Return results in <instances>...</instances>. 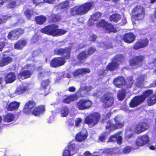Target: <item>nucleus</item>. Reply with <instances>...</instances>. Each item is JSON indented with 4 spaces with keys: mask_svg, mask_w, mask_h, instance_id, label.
<instances>
[{
    "mask_svg": "<svg viewBox=\"0 0 156 156\" xmlns=\"http://www.w3.org/2000/svg\"><path fill=\"white\" fill-rule=\"evenodd\" d=\"M8 1L7 7L12 8L20 5L21 2L20 0H0V7L2 6Z\"/></svg>",
    "mask_w": 156,
    "mask_h": 156,
    "instance_id": "nucleus-14",
    "label": "nucleus"
},
{
    "mask_svg": "<svg viewBox=\"0 0 156 156\" xmlns=\"http://www.w3.org/2000/svg\"><path fill=\"white\" fill-rule=\"evenodd\" d=\"M100 117L99 113H94L87 116L85 119V122L90 127H92L97 123Z\"/></svg>",
    "mask_w": 156,
    "mask_h": 156,
    "instance_id": "nucleus-5",
    "label": "nucleus"
},
{
    "mask_svg": "<svg viewBox=\"0 0 156 156\" xmlns=\"http://www.w3.org/2000/svg\"><path fill=\"white\" fill-rule=\"evenodd\" d=\"M132 12L133 14L131 19L133 23L134 20H141L143 19L145 14V9L144 7L141 5H137L133 10Z\"/></svg>",
    "mask_w": 156,
    "mask_h": 156,
    "instance_id": "nucleus-3",
    "label": "nucleus"
},
{
    "mask_svg": "<svg viewBox=\"0 0 156 156\" xmlns=\"http://www.w3.org/2000/svg\"><path fill=\"white\" fill-rule=\"evenodd\" d=\"M97 38V36L95 35L92 34L90 36L89 40L91 41H94Z\"/></svg>",
    "mask_w": 156,
    "mask_h": 156,
    "instance_id": "nucleus-59",
    "label": "nucleus"
},
{
    "mask_svg": "<svg viewBox=\"0 0 156 156\" xmlns=\"http://www.w3.org/2000/svg\"><path fill=\"white\" fill-rule=\"evenodd\" d=\"M70 13L73 15H80V11L78 6H76L70 9Z\"/></svg>",
    "mask_w": 156,
    "mask_h": 156,
    "instance_id": "nucleus-45",
    "label": "nucleus"
},
{
    "mask_svg": "<svg viewBox=\"0 0 156 156\" xmlns=\"http://www.w3.org/2000/svg\"><path fill=\"white\" fill-rule=\"evenodd\" d=\"M124 83V79L122 76H119L115 79L113 82L114 85L119 88L122 87Z\"/></svg>",
    "mask_w": 156,
    "mask_h": 156,
    "instance_id": "nucleus-28",
    "label": "nucleus"
},
{
    "mask_svg": "<svg viewBox=\"0 0 156 156\" xmlns=\"http://www.w3.org/2000/svg\"><path fill=\"white\" fill-rule=\"evenodd\" d=\"M154 61L150 62L148 64V67L149 69H152L156 66V59H154Z\"/></svg>",
    "mask_w": 156,
    "mask_h": 156,
    "instance_id": "nucleus-52",
    "label": "nucleus"
},
{
    "mask_svg": "<svg viewBox=\"0 0 156 156\" xmlns=\"http://www.w3.org/2000/svg\"><path fill=\"white\" fill-rule=\"evenodd\" d=\"M11 17V16H4L0 17V24L6 21L8 18H9Z\"/></svg>",
    "mask_w": 156,
    "mask_h": 156,
    "instance_id": "nucleus-50",
    "label": "nucleus"
},
{
    "mask_svg": "<svg viewBox=\"0 0 156 156\" xmlns=\"http://www.w3.org/2000/svg\"><path fill=\"white\" fill-rule=\"evenodd\" d=\"M23 32V30L21 29H15L9 33L8 36V38L12 40L16 39Z\"/></svg>",
    "mask_w": 156,
    "mask_h": 156,
    "instance_id": "nucleus-16",
    "label": "nucleus"
},
{
    "mask_svg": "<svg viewBox=\"0 0 156 156\" xmlns=\"http://www.w3.org/2000/svg\"><path fill=\"white\" fill-rule=\"evenodd\" d=\"M122 119V117L121 116L118 115L114 118V120L115 123V125L111 123H108L111 125L110 127H112V129H119L122 127L124 125Z\"/></svg>",
    "mask_w": 156,
    "mask_h": 156,
    "instance_id": "nucleus-11",
    "label": "nucleus"
},
{
    "mask_svg": "<svg viewBox=\"0 0 156 156\" xmlns=\"http://www.w3.org/2000/svg\"><path fill=\"white\" fill-rule=\"evenodd\" d=\"M44 2V0H33V3L35 5V7L41 3Z\"/></svg>",
    "mask_w": 156,
    "mask_h": 156,
    "instance_id": "nucleus-56",
    "label": "nucleus"
},
{
    "mask_svg": "<svg viewBox=\"0 0 156 156\" xmlns=\"http://www.w3.org/2000/svg\"><path fill=\"white\" fill-rule=\"evenodd\" d=\"M16 78V76L14 73L10 72L8 73L6 76L5 80L7 83H11L14 82Z\"/></svg>",
    "mask_w": 156,
    "mask_h": 156,
    "instance_id": "nucleus-30",
    "label": "nucleus"
},
{
    "mask_svg": "<svg viewBox=\"0 0 156 156\" xmlns=\"http://www.w3.org/2000/svg\"><path fill=\"white\" fill-rule=\"evenodd\" d=\"M20 104V103L16 101L11 102L8 105L7 109L9 111L16 110L19 107Z\"/></svg>",
    "mask_w": 156,
    "mask_h": 156,
    "instance_id": "nucleus-26",
    "label": "nucleus"
},
{
    "mask_svg": "<svg viewBox=\"0 0 156 156\" xmlns=\"http://www.w3.org/2000/svg\"><path fill=\"white\" fill-rule=\"evenodd\" d=\"M93 4L90 2L85 3L80 6H79L80 15L84 14L87 13L90 9L93 6Z\"/></svg>",
    "mask_w": 156,
    "mask_h": 156,
    "instance_id": "nucleus-15",
    "label": "nucleus"
},
{
    "mask_svg": "<svg viewBox=\"0 0 156 156\" xmlns=\"http://www.w3.org/2000/svg\"><path fill=\"white\" fill-rule=\"evenodd\" d=\"M121 19L120 16L118 14H115L111 16L109 19L111 21L117 22Z\"/></svg>",
    "mask_w": 156,
    "mask_h": 156,
    "instance_id": "nucleus-42",
    "label": "nucleus"
},
{
    "mask_svg": "<svg viewBox=\"0 0 156 156\" xmlns=\"http://www.w3.org/2000/svg\"><path fill=\"white\" fill-rule=\"evenodd\" d=\"M101 13L100 12H97L92 15L89 21V24L90 26H92L95 24L96 21L99 19L101 16Z\"/></svg>",
    "mask_w": 156,
    "mask_h": 156,
    "instance_id": "nucleus-25",
    "label": "nucleus"
},
{
    "mask_svg": "<svg viewBox=\"0 0 156 156\" xmlns=\"http://www.w3.org/2000/svg\"><path fill=\"white\" fill-rule=\"evenodd\" d=\"M133 80L132 78L130 77L126 81V87L128 88H130L132 86V84H133Z\"/></svg>",
    "mask_w": 156,
    "mask_h": 156,
    "instance_id": "nucleus-49",
    "label": "nucleus"
},
{
    "mask_svg": "<svg viewBox=\"0 0 156 156\" xmlns=\"http://www.w3.org/2000/svg\"><path fill=\"white\" fill-rule=\"evenodd\" d=\"M135 38L136 36L133 34L127 33L124 35L123 40L126 42L130 43L134 41Z\"/></svg>",
    "mask_w": 156,
    "mask_h": 156,
    "instance_id": "nucleus-23",
    "label": "nucleus"
},
{
    "mask_svg": "<svg viewBox=\"0 0 156 156\" xmlns=\"http://www.w3.org/2000/svg\"><path fill=\"white\" fill-rule=\"evenodd\" d=\"M92 88L91 86H85L83 89V87H81L80 89V91L83 90H85L87 91L88 92L90 90L92 89Z\"/></svg>",
    "mask_w": 156,
    "mask_h": 156,
    "instance_id": "nucleus-53",
    "label": "nucleus"
},
{
    "mask_svg": "<svg viewBox=\"0 0 156 156\" xmlns=\"http://www.w3.org/2000/svg\"><path fill=\"white\" fill-rule=\"evenodd\" d=\"M152 142L149 137H139L136 139V144L138 146H142L148 143L151 144Z\"/></svg>",
    "mask_w": 156,
    "mask_h": 156,
    "instance_id": "nucleus-19",
    "label": "nucleus"
},
{
    "mask_svg": "<svg viewBox=\"0 0 156 156\" xmlns=\"http://www.w3.org/2000/svg\"><path fill=\"white\" fill-rule=\"evenodd\" d=\"M132 150V148L131 147L126 146L123 149H118V148L117 147L110 149L106 148L104 152L106 153V154H109V155H112V154L117 155L123 153L125 154L128 153L130 152Z\"/></svg>",
    "mask_w": 156,
    "mask_h": 156,
    "instance_id": "nucleus-4",
    "label": "nucleus"
},
{
    "mask_svg": "<svg viewBox=\"0 0 156 156\" xmlns=\"http://www.w3.org/2000/svg\"><path fill=\"white\" fill-rule=\"evenodd\" d=\"M3 57L0 60V66H3L11 62L12 59L10 57H5V55L3 54Z\"/></svg>",
    "mask_w": 156,
    "mask_h": 156,
    "instance_id": "nucleus-31",
    "label": "nucleus"
},
{
    "mask_svg": "<svg viewBox=\"0 0 156 156\" xmlns=\"http://www.w3.org/2000/svg\"><path fill=\"white\" fill-rule=\"evenodd\" d=\"M69 7V3L67 1L63 2L60 3L57 6L58 9L62 10L68 9Z\"/></svg>",
    "mask_w": 156,
    "mask_h": 156,
    "instance_id": "nucleus-36",
    "label": "nucleus"
},
{
    "mask_svg": "<svg viewBox=\"0 0 156 156\" xmlns=\"http://www.w3.org/2000/svg\"><path fill=\"white\" fill-rule=\"evenodd\" d=\"M73 154H74L79 150L78 145L76 143L75 140H72L69 142L66 147Z\"/></svg>",
    "mask_w": 156,
    "mask_h": 156,
    "instance_id": "nucleus-18",
    "label": "nucleus"
},
{
    "mask_svg": "<svg viewBox=\"0 0 156 156\" xmlns=\"http://www.w3.org/2000/svg\"><path fill=\"white\" fill-rule=\"evenodd\" d=\"M83 121L82 119L80 118H77L75 120V126H79L80 123Z\"/></svg>",
    "mask_w": 156,
    "mask_h": 156,
    "instance_id": "nucleus-55",
    "label": "nucleus"
},
{
    "mask_svg": "<svg viewBox=\"0 0 156 156\" xmlns=\"http://www.w3.org/2000/svg\"><path fill=\"white\" fill-rule=\"evenodd\" d=\"M49 81L48 80H43L41 83V87L43 88H45L49 84Z\"/></svg>",
    "mask_w": 156,
    "mask_h": 156,
    "instance_id": "nucleus-51",
    "label": "nucleus"
},
{
    "mask_svg": "<svg viewBox=\"0 0 156 156\" xmlns=\"http://www.w3.org/2000/svg\"><path fill=\"white\" fill-rule=\"evenodd\" d=\"M69 110L68 107H62L60 110L61 115L62 117H66L69 113Z\"/></svg>",
    "mask_w": 156,
    "mask_h": 156,
    "instance_id": "nucleus-38",
    "label": "nucleus"
},
{
    "mask_svg": "<svg viewBox=\"0 0 156 156\" xmlns=\"http://www.w3.org/2000/svg\"><path fill=\"white\" fill-rule=\"evenodd\" d=\"M31 73L29 70H24L21 71L20 73L18 74L17 77L20 80L25 79L30 77Z\"/></svg>",
    "mask_w": 156,
    "mask_h": 156,
    "instance_id": "nucleus-29",
    "label": "nucleus"
},
{
    "mask_svg": "<svg viewBox=\"0 0 156 156\" xmlns=\"http://www.w3.org/2000/svg\"><path fill=\"white\" fill-rule=\"evenodd\" d=\"M95 51V49L94 48H90L87 51L80 53L78 56V58L79 60L85 59L89 55L92 54Z\"/></svg>",
    "mask_w": 156,
    "mask_h": 156,
    "instance_id": "nucleus-21",
    "label": "nucleus"
},
{
    "mask_svg": "<svg viewBox=\"0 0 156 156\" xmlns=\"http://www.w3.org/2000/svg\"><path fill=\"white\" fill-rule=\"evenodd\" d=\"M74 154L67 147H66L63 151L62 156H72Z\"/></svg>",
    "mask_w": 156,
    "mask_h": 156,
    "instance_id": "nucleus-46",
    "label": "nucleus"
},
{
    "mask_svg": "<svg viewBox=\"0 0 156 156\" xmlns=\"http://www.w3.org/2000/svg\"><path fill=\"white\" fill-rule=\"evenodd\" d=\"M46 18L43 16H38L36 17L35 20L37 23L39 24H42L45 22Z\"/></svg>",
    "mask_w": 156,
    "mask_h": 156,
    "instance_id": "nucleus-39",
    "label": "nucleus"
},
{
    "mask_svg": "<svg viewBox=\"0 0 156 156\" xmlns=\"http://www.w3.org/2000/svg\"><path fill=\"white\" fill-rule=\"evenodd\" d=\"M71 50L70 48H56L55 49L54 53L55 55H62L66 59H68L70 57V52Z\"/></svg>",
    "mask_w": 156,
    "mask_h": 156,
    "instance_id": "nucleus-13",
    "label": "nucleus"
},
{
    "mask_svg": "<svg viewBox=\"0 0 156 156\" xmlns=\"http://www.w3.org/2000/svg\"><path fill=\"white\" fill-rule=\"evenodd\" d=\"M98 142H104L105 141L112 142L116 141L117 143L120 144L122 143V137H98Z\"/></svg>",
    "mask_w": 156,
    "mask_h": 156,
    "instance_id": "nucleus-10",
    "label": "nucleus"
},
{
    "mask_svg": "<svg viewBox=\"0 0 156 156\" xmlns=\"http://www.w3.org/2000/svg\"><path fill=\"white\" fill-rule=\"evenodd\" d=\"M76 95L73 94L66 96L63 100V102L66 104L69 103L72 101L76 100Z\"/></svg>",
    "mask_w": 156,
    "mask_h": 156,
    "instance_id": "nucleus-34",
    "label": "nucleus"
},
{
    "mask_svg": "<svg viewBox=\"0 0 156 156\" xmlns=\"http://www.w3.org/2000/svg\"><path fill=\"white\" fill-rule=\"evenodd\" d=\"M41 31L42 33L53 36H60L66 32V30L58 29V26L54 24L49 25L45 27L41 30Z\"/></svg>",
    "mask_w": 156,
    "mask_h": 156,
    "instance_id": "nucleus-1",
    "label": "nucleus"
},
{
    "mask_svg": "<svg viewBox=\"0 0 156 156\" xmlns=\"http://www.w3.org/2000/svg\"><path fill=\"white\" fill-rule=\"evenodd\" d=\"M153 91L151 90H146L141 96L134 97L131 101L129 105L131 107H136L143 102L147 97L151 95Z\"/></svg>",
    "mask_w": 156,
    "mask_h": 156,
    "instance_id": "nucleus-2",
    "label": "nucleus"
},
{
    "mask_svg": "<svg viewBox=\"0 0 156 156\" xmlns=\"http://www.w3.org/2000/svg\"><path fill=\"white\" fill-rule=\"evenodd\" d=\"M111 125L108 123L106 127V131L101 136H106L108 135V134L110 133V131L114 129H112V127H111Z\"/></svg>",
    "mask_w": 156,
    "mask_h": 156,
    "instance_id": "nucleus-44",
    "label": "nucleus"
},
{
    "mask_svg": "<svg viewBox=\"0 0 156 156\" xmlns=\"http://www.w3.org/2000/svg\"><path fill=\"white\" fill-rule=\"evenodd\" d=\"M5 46V43L4 42H0V51H2Z\"/></svg>",
    "mask_w": 156,
    "mask_h": 156,
    "instance_id": "nucleus-62",
    "label": "nucleus"
},
{
    "mask_svg": "<svg viewBox=\"0 0 156 156\" xmlns=\"http://www.w3.org/2000/svg\"><path fill=\"white\" fill-rule=\"evenodd\" d=\"M27 42L25 40H20L14 44V48L17 49H21L26 44Z\"/></svg>",
    "mask_w": 156,
    "mask_h": 156,
    "instance_id": "nucleus-35",
    "label": "nucleus"
},
{
    "mask_svg": "<svg viewBox=\"0 0 156 156\" xmlns=\"http://www.w3.org/2000/svg\"><path fill=\"white\" fill-rule=\"evenodd\" d=\"M26 90V87L23 86L18 87L17 90L15 91V93L13 94L14 95H13V96H15L16 95L23 93Z\"/></svg>",
    "mask_w": 156,
    "mask_h": 156,
    "instance_id": "nucleus-37",
    "label": "nucleus"
},
{
    "mask_svg": "<svg viewBox=\"0 0 156 156\" xmlns=\"http://www.w3.org/2000/svg\"><path fill=\"white\" fill-rule=\"evenodd\" d=\"M102 94L101 92L99 90L96 91L95 92H94L93 94V95L96 97H98L100 95H101Z\"/></svg>",
    "mask_w": 156,
    "mask_h": 156,
    "instance_id": "nucleus-58",
    "label": "nucleus"
},
{
    "mask_svg": "<svg viewBox=\"0 0 156 156\" xmlns=\"http://www.w3.org/2000/svg\"><path fill=\"white\" fill-rule=\"evenodd\" d=\"M65 62L64 58L62 57H58L53 59L51 61L50 64L51 67H57L63 65Z\"/></svg>",
    "mask_w": 156,
    "mask_h": 156,
    "instance_id": "nucleus-17",
    "label": "nucleus"
},
{
    "mask_svg": "<svg viewBox=\"0 0 156 156\" xmlns=\"http://www.w3.org/2000/svg\"><path fill=\"white\" fill-rule=\"evenodd\" d=\"M87 132L85 129H82L80 132L77 133L76 136H87Z\"/></svg>",
    "mask_w": 156,
    "mask_h": 156,
    "instance_id": "nucleus-47",
    "label": "nucleus"
},
{
    "mask_svg": "<svg viewBox=\"0 0 156 156\" xmlns=\"http://www.w3.org/2000/svg\"><path fill=\"white\" fill-rule=\"evenodd\" d=\"M148 41L147 39L138 41L134 45L133 48L135 50L146 47L148 44Z\"/></svg>",
    "mask_w": 156,
    "mask_h": 156,
    "instance_id": "nucleus-22",
    "label": "nucleus"
},
{
    "mask_svg": "<svg viewBox=\"0 0 156 156\" xmlns=\"http://www.w3.org/2000/svg\"><path fill=\"white\" fill-rule=\"evenodd\" d=\"M15 119V116L12 113H8L4 115L3 117V120L7 122H10L13 121Z\"/></svg>",
    "mask_w": 156,
    "mask_h": 156,
    "instance_id": "nucleus-33",
    "label": "nucleus"
},
{
    "mask_svg": "<svg viewBox=\"0 0 156 156\" xmlns=\"http://www.w3.org/2000/svg\"><path fill=\"white\" fill-rule=\"evenodd\" d=\"M149 128L148 125L145 122L138 123L134 128V131L137 134H140L147 130Z\"/></svg>",
    "mask_w": 156,
    "mask_h": 156,
    "instance_id": "nucleus-12",
    "label": "nucleus"
},
{
    "mask_svg": "<svg viewBox=\"0 0 156 156\" xmlns=\"http://www.w3.org/2000/svg\"><path fill=\"white\" fill-rule=\"evenodd\" d=\"M125 95L126 93L124 90L119 91L117 94V98L119 100L122 101L124 98Z\"/></svg>",
    "mask_w": 156,
    "mask_h": 156,
    "instance_id": "nucleus-43",
    "label": "nucleus"
},
{
    "mask_svg": "<svg viewBox=\"0 0 156 156\" xmlns=\"http://www.w3.org/2000/svg\"><path fill=\"white\" fill-rule=\"evenodd\" d=\"M35 106L36 104L33 101H28L25 105L23 109L24 112L26 114H29L32 112L33 109L35 107Z\"/></svg>",
    "mask_w": 156,
    "mask_h": 156,
    "instance_id": "nucleus-20",
    "label": "nucleus"
},
{
    "mask_svg": "<svg viewBox=\"0 0 156 156\" xmlns=\"http://www.w3.org/2000/svg\"><path fill=\"white\" fill-rule=\"evenodd\" d=\"M49 19L52 20L53 21L55 22L58 21L60 20V18L58 15L52 14L49 16Z\"/></svg>",
    "mask_w": 156,
    "mask_h": 156,
    "instance_id": "nucleus-48",
    "label": "nucleus"
},
{
    "mask_svg": "<svg viewBox=\"0 0 156 156\" xmlns=\"http://www.w3.org/2000/svg\"><path fill=\"white\" fill-rule=\"evenodd\" d=\"M147 102L149 105H152L156 103V94L153 95L147 100Z\"/></svg>",
    "mask_w": 156,
    "mask_h": 156,
    "instance_id": "nucleus-40",
    "label": "nucleus"
},
{
    "mask_svg": "<svg viewBox=\"0 0 156 156\" xmlns=\"http://www.w3.org/2000/svg\"><path fill=\"white\" fill-rule=\"evenodd\" d=\"M25 16L28 19L31 18L33 16H34L36 14V12H33V10L27 9L24 12Z\"/></svg>",
    "mask_w": 156,
    "mask_h": 156,
    "instance_id": "nucleus-41",
    "label": "nucleus"
},
{
    "mask_svg": "<svg viewBox=\"0 0 156 156\" xmlns=\"http://www.w3.org/2000/svg\"><path fill=\"white\" fill-rule=\"evenodd\" d=\"M92 105V102L90 100L86 99L81 100L76 104L77 108L81 110L87 109L90 107Z\"/></svg>",
    "mask_w": 156,
    "mask_h": 156,
    "instance_id": "nucleus-9",
    "label": "nucleus"
},
{
    "mask_svg": "<svg viewBox=\"0 0 156 156\" xmlns=\"http://www.w3.org/2000/svg\"><path fill=\"white\" fill-rule=\"evenodd\" d=\"M87 137H76L75 140L78 142H82L86 139Z\"/></svg>",
    "mask_w": 156,
    "mask_h": 156,
    "instance_id": "nucleus-57",
    "label": "nucleus"
},
{
    "mask_svg": "<svg viewBox=\"0 0 156 156\" xmlns=\"http://www.w3.org/2000/svg\"><path fill=\"white\" fill-rule=\"evenodd\" d=\"M91 154L88 151L85 152L83 154V155H80L79 156H88L89 155H91Z\"/></svg>",
    "mask_w": 156,
    "mask_h": 156,
    "instance_id": "nucleus-63",
    "label": "nucleus"
},
{
    "mask_svg": "<svg viewBox=\"0 0 156 156\" xmlns=\"http://www.w3.org/2000/svg\"><path fill=\"white\" fill-rule=\"evenodd\" d=\"M98 27L105 28L107 32L115 33L116 32V30L114 28L113 26L109 23H107V22L104 20H100L97 25Z\"/></svg>",
    "mask_w": 156,
    "mask_h": 156,
    "instance_id": "nucleus-6",
    "label": "nucleus"
},
{
    "mask_svg": "<svg viewBox=\"0 0 156 156\" xmlns=\"http://www.w3.org/2000/svg\"><path fill=\"white\" fill-rule=\"evenodd\" d=\"M104 105L105 107L109 108L112 106L114 103V99L108 93L105 94L101 98Z\"/></svg>",
    "mask_w": 156,
    "mask_h": 156,
    "instance_id": "nucleus-8",
    "label": "nucleus"
},
{
    "mask_svg": "<svg viewBox=\"0 0 156 156\" xmlns=\"http://www.w3.org/2000/svg\"><path fill=\"white\" fill-rule=\"evenodd\" d=\"M144 57L142 56H136L129 62V64L132 66H134L139 64L143 59Z\"/></svg>",
    "mask_w": 156,
    "mask_h": 156,
    "instance_id": "nucleus-27",
    "label": "nucleus"
},
{
    "mask_svg": "<svg viewBox=\"0 0 156 156\" xmlns=\"http://www.w3.org/2000/svg\"><path fill=\"white\" fill-rule=\"evenodd\" d=\"M75 88L73 87H70L69 88V91L71 92L75 91Z\"/></svg>",
    "mask_w": 156,
    "mask_h": 156,
    "instance_id": "nucleus-64",
    "label": "nucleus"
},
{
    "mask_svg": "<svg viewBox=\"0 0 156 156\" xmlns=\"http://www.w3.org/2000/svg\"><path fill=\"white\" fill-rule=\"evenodd\" d=\"M144 80V79H142L140 78V79L137 80V82L135 83V85L139 87H142L143 81Z\"/></svg>",
    "mask_w": 156,
    "mask_h": 156,
    "instance_id": "nucleus-54",
    "label": "nucleus"
},
{
    "mask_svg": "<svg viewBox=\"0 0 156 156\" xmlns=\"http://www.w3.org/2000/svg\"><path fill=\"white\" fill-rule=\"evenodd\" d=\"M122 132L121 131H119L115 133L114 135H112L111 136H122Z\"/></svg>",
    "mask_w": 156,
    "mask_h": 156,
    "instance_id": "nucleus-60",
    "label": "nucleus"
},
{
    "mask_svg": "<svg viewBox=\"0 0 156 156\" xmlns=\"http://www.w3.org/2000/svg\"><path fill=\"white\" fill-rule=\"evenodd\" d=\"M90 72V70L89 69H81L76 70L73 73L74 76L82 74L85 73H89Z\"/></svg>",
    "mask_w": 156,
    "mask_h": 156,
    "instance_id": "nucleus-32",
    "label": "nucleus"
},
{
    "mask_svg": "<svg viewBox=\"0 0 156 156\" xmlns=\"http://www.w3.org/2000/svg\"><path fill=\"white\" fill-rule=\"evenodd\" d=\"M45 111L44 106L41 105L35 107L32 111V114L35 116H38L43 113Z\"/></svg>",
    "mask_w": 156,
    "mask_h": 156,
    "instance_id": "nucleus-24",
    "label": "nucleus"
},
{
    "mask_svg": "<svg viewBox=\"0 0 156 156\" xmlns=\"http://www.w3.org/2000/svg\"><path fill=\"white\" fill-rule=\"evenodd\" d=\"M122 59L123 58L121 55L116 56L114 58L112 62L107 66L106 68L107 69L110 70H113L116 69Z\"/></svg>",
    "mask_w": 156,
    "mask_h": 156,
    "instance_id": "nucleus-7",
    "label": "nucleus"
},
{
    "mask_svg": "<svg viewBox=\"0 0 156 156\" xmlns=\"http://www.w3.org/2000/svg\"><path fill=\"white\" fill-rule=\"evenodd\" d=\"M55 0H44V2L53 4L55 2Z\"/></svg>",
    "mask_w": 156,
    "mask_h": 156,
    "instance_id": "nucleus-61",
    "label": "nucleus"
}]
</instances>
